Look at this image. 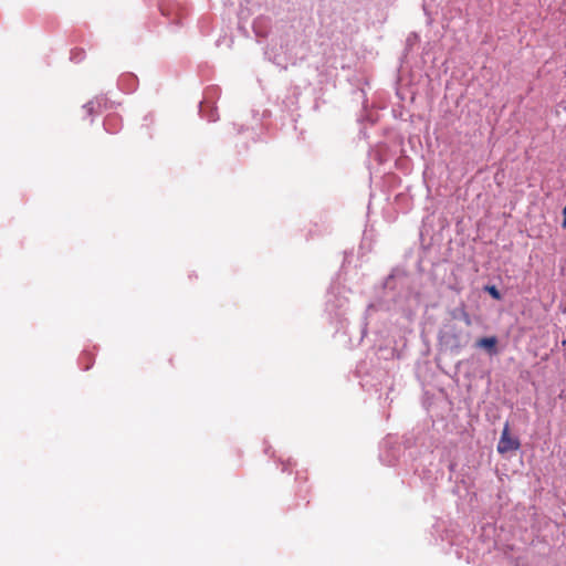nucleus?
Masks as SVG:
<instances>
[{
    "label": "nucleus",
    "instance_id": "obj_1",
    "mask_svg": "<svg viewBox=\"0 0 566 566\" xmlns=\"http://www.w3.org/2000/svg\"><path fill=\"white\" fill-rule=\"evenodd\" d=\"M521 448V442L518 438L511 436L510 424L506 422L503 427L499 443H497V452L500 454H505L511 451H516Z\"/></svg>",
    "mask_w": 566,
    "mask_h": 566
},
{
    "label": "nucleus",
    "instance_id": "obj_2",
    "mask_svg": "<svg viewBox=\"0 0 566 566\" xmlns=\"http://www.w3.org/2000/svg\"><path fill=\"white\" fill-rule=\"evenodd\" d=\"M496 342L497 340H496L495 337H483V338H480L476 342V346L481 347V348H485V349L492 350V349H494V347L496 345Z\"/></svg>",
    "mask_w": 566,
    "mask_h": 566
},
{
    "label": "nucleus",
    "instance_id": "obj_3",
    "mask_svg": "<svg viewBox=\"0 0 566 566\" xmlns=\"http://www.w3.org/2000/svg\"><path fill=\"white\" fill-rule=\"evenodd\" d=\"M83 111L85 112V114L87 116H91L95 113V103L94 102H88L87 104H85L83 106Z\"/></svg>",
    "mask_w": 566,
    "mask_h": 566
},
{
    "label": "nucleus",
    "instance_id": "obj_4",
    "mask_svg": "<svg viewBox=\"0 0 566 566\" xmlns=\"http://www.w3.org/2000/svg\"><path fill=\"white\" fill-rule=\"evenodd\" d=\"M488 291L489 293L496 300H500L501 298V295H500V292L497 291V289L495 286H490L488 287Z\"/></svg>",
    "mask_w": 566,
    "mask_h": 566
},
{
    "label": "nucleus",
    "instance_id": "obj_5",
    "mask_svg": "<svg viewBox=\"0 0 566 566\" xmlns=\"http://www.w3.org/2000/svg\"><path fill=\"white\" fill-rule=\"evenodd\" d=\"M451 345H452L453 347H455V348H460V347L462 346V345L460 344L459 339H458L455 336H453V340H452Z\"/></svg>",
    "mask_w": 566,
    "mask_h": 566
},
{
    "label": "nucleus",
    "instance_id": "obj_6",
    "mask_svg": "<svg viewBox=\"0 0 566 566\" xmlns=\"http://www.w3.org/2000/svg\"><path fill=\"white\" fill-rule=\"evenodd\" d=\"M563 217H564V219H563L562 227H563L564 229H566V206H565V207H564V209H563Z\"/></svg>",
    "mask_w": 566,
    "mask_h": 566
},
{
    "label": "nucleus",
    "instance_id": "obj_7",
    "mask_svg": "<svg viewBox=\"0 0 566 566\" xmlns=\"http://www.w3.org/2000/svg\"><path fill=\"white\" fill-rule=\"evenodd\" d=\"M443 338H446V343H447V344H450V343H451V342H450V339H449V335H448V334H446V335L443 336Z\"/></svg>",
    "mask_w": 566,
    "mask_h": 566
}]
</instances>
